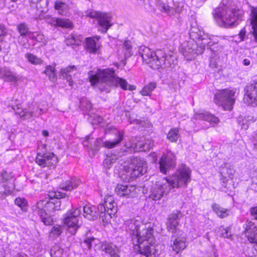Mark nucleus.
Wrapping results in <instances>:
<instances>
[{
    "mask_svg": "<svg viewBox=\"0 0 257 257\" xmlns=\"http://www.w3.org/2000/svg\"><path fill=\"white\" fill-rule=\"evenodd\" d=\"M80 105L82 108L90 110L92 108V103L86 99H83L80 101Z\"/></svg>",
    "mask_w": 257,
    "mask_h": 257,
    "instance_id": "obj_50",
    "label": "nucleus"
},
{
    "mask_svg": "<svg viewBox=\"0 0 257 257\" xmlns=\"http://www.w3.org/2000/svg\"><path fill=\"white\" fill-rule=\"evenodd\" d=\"M94 207L86 205L83 207V216L89 220H94L97 217V213L94 209Z\"/></svg>",
    "mask_w": 257,
    "mask_h": 257,
    "instance_id": "obj_30",
    "label": "nucleus"
},
{
    "mask_svg": "<svg viewBox=\"0 0 257 257\" xmlns=\"http://www.w3.org/2000/svg\"><path fill=\"white\" fill-rule=\"evenodd\" d=\"M245 234L250 242L257 241V227L254 223L247 220L245 223Z\"/></svg>",
    "mask_w": 257,
    "mask_h": 257,
    "instance_id": "obj_20",
    "label": "nucleus"
},
{
    "mask_svg": "<svg viewBox=\"0 0 257 257\" xmlns=\"http://www.w3.org/2000/svg\"><path fill=\"white\" fill-rule=\"evenodd\" d=\"M179 137V130L177 128L170 130L167 136V139L171 142H176Z\"/></svg>",
    "mask_w": 257,
    "mask_h": 257,
    "instance_id": "obj_38",
    "label": "nucleus"
},
{
    "mask_svg": "<svg viewBox=\"0 0 257 257\" xmlns=\"http://www.w3.org/2000/svg\"><path fill=\"white\" fill-rule=\"evenodd\" d=\"M111 203H115V202L114 201L113 196L111 195L106 196L104 198V203L103 204L107 205V204Z\"/></svg>",
    "mask_w": 257,
    "mask_h": 257,
    "instance_id": "obj_61",
    "label": "nucleus"
},
{
    "mask_svg": "<svg viewBox=\"0 0 257 257\" xmlns=\"http://www.w3.org/2000/svg\"><path fill=\"white\" fill-rule=\"evenodd\" d=\"M118 160L119 157L115 154H108L103 162V165L105 168L109 169Z\"/></svg>",
    "mask_w": 257,
    "mask_h": 257,
    "instance_id": "obj_34",
    "label": "nucleus"
},
{
    "mask_svg": "<svg viewBox=\"0 0 257 257\" xmlns=\"http://www.w3.org/2000/svg\"><path fill=\"white\" fill-rule=\"evenodd\" d=\"M203 48L199 47L196 42L191 40L183 43L181 45V52L187 60H192L203 52Z\"/></svg>",
    "mask_w": 257,
    "mask_h": 257,
    "instance_id": "obj_11",
    "label": "nucleus"
},
{
    "mask_svg": "<svg viewBox=\"0 0 257 257\" xmlns=\"http://www.w3.org/2000/svg\"><path fill=\"white\" fill-rule=\"evenodd\" d=\"M17 30L21 36H26L29 32V29L27 25L25 23H21L17 27Z\"/></svg>",
    "mask_w": 257,
    "mask_h": 257,
    "instance_id": "obj_43",
    "label": "nucleus"
},
{
    "mask_svg": "<svg viewBox=\"0 0 257 257\" xmlns=\"http://www.w3.org/2000/svg\"><path fill=\"white\" fill-rule=\"evenodd\" d=\"M74 38H73L71 35H69L65 40L66 44L68 46L76 45L75 41H74Z\"/></svg>",
    "mask_w": 257,
    "mask_h": 257,
    "instance_id": "obj_63",
    "label": "nucleus"
},
{
    "mask_svg": "<svg viewBox=\"0 0 257 257\" xmlns=\"http://www.w3.org/2000/svg\"><path fill=\"white\" fill-rule=\"evenodd\" d=\"M179 216H181V213L178 212L171 214L168 216L166 225L170 232H175L179 223Z\"/></svg>",
    "mask_w": 257,
    "mask_h": 257,
    "instance_id": "obj_21",
    "label": "nucleus"
},
{
    "mask_svg": "<svg viewBox=\"0 0 257 257\" xmlns=\"http://www.w3.org/2000/svg\"><path fill=\"white\" fill-rule=\"evenodd\" d=\"M80 183L79 180L76 178L71 179L70 180L66 181L64 183L60 185L61 189L65 191H70L77 187Z\"/></svg>",
    "mask_w": 257,
    "mask_h": 257,
    "instance_id": "obj_29",
    "label": "nucleus"
},
{
    "mask_svg": "<svg viewBox=\"0 0 257 257\" xmlns=\"http://www.w3.org/2000/svg\"><path fill=\"white\" fill-rule=\"evenodd\" d=\"M81 212V207L73 208L67 213L64 219V223L67 225L68 230L71 234H74L80 226L79 218Z\"/></svg>",
    "mask_w": 257,
    "mask_h": 257,
    "instance_id": "obj_9",
    "label": "nucleus"
},
{
    "mask_svg": "<svg viewBox=\"0 0 257 257\" xmlns=\"http://www.w3.org/2000/svg\"><path fill=\"white\" fill-rule=\"evenodd\" d=\"M159 60L160 62V68H167L173 67L175 65V57L170 55H167L162 51H159Z\"/></svg>",
    "mask_w": 257,
    "mask_h": 257,
    "instance_id": "obj_19",
    "label": "nucleus"
},
{
    "mask_svg": "<svg viewBox=\"0 0 257 257\" xmlns=\"http://www.w3.org/2000/svg\"><path fill=\"white\" fill-rule=\"evenodd\" d=\"M219 230L221 232L220 235L224 238H229L231 235L228 232V229L227 228L221 227L219 228Z\"/></svg>",
    "mask_w": 257,
    "mask_h": 257,
    "instance_id": "obj_55",
    "label": "nucleus"
},
{
    "mask_svg": "<svg viewBox=\"0 0 257 257\" xmlns=\"http://www.w3.org/2000/svg\"><path fill=\"white\" fill-rule=\"evenodd\" d=\"M33 111H34V117H38L39 115L45 113L44 109L38 107L34 108Z\"/></svg>",
    "mask_w": 257,
    "mask_h": 257,
    "instance_id": "obj_62",
    "label": "nucleus"
},
{
    "mask_svg": "<svg viewBox=\"0 0 257 257\" xmlns=\"http://www.w3.org/2000/svg\"><path fill=\"white\" fill-rule=\"evenodd\" d=\"M250 14V25L252 29V33L257 39V8L252 7Z\"/></svg>",
    "mask_w": 257,
    "mask_h": 257,
    "instance_id": "obj_31",
    "label": "nucleus"
},
{
    "mask_svg": "<svg viewBox=\"0 0 257 257\" xmlns=\"http://www.w3.org/2000/svg\"><path fill=\"white\" fill-rule=\"evenodd\" d=\"M102 249L106 253L108 254L110 257H120L119 249L116 245L111 243H104L102 246Z\"/></svg>",
    "mask_w": 257,
    "mask_h": 257,
    "instance_id": "obj_25",
    "label": "nucleus"
},
{
    "mask_svg": "<svg viewBox=\"0 0 257 257\" xmlns=\"http://www.w3.org/2000/svg\"><path fill=\"white\" fill-rule=\"evenodd\" d=\"M139 53L144 62L154 69H158L160 65L159 58V51L155 52L150 48L143 46L141 47Z\"/></svg>",
    "mask_w": 257,
    "mask_h": 257,
    "instance_id": "obj_10",
    "label": "nucleus"
},
{
    "mask_svg": "<svg viewBox=\"0 0 257 257\" xmlns=\"http://www.w3.org/2000/svg\"><path fill=\"white\" fill-rule=\"evenodd\" d=\"M235 89H224L218 90L214 95L215 103L222 106L225 110L233 109L236 99Z\"/></svg>",
    "mask_w": 257,
    "mask_h": 257,
    "instance_id": "obj_6",
    "label": "nucleus"
},
{
    "mask_svg": "<svg viewBox=\"0 0 257 257\" xmlns=\"http://www.w3.org/2000/svg\"><path fill=\"white\" fill-rule=\"evenodd\" d=\"M93 237H88L85 239L82 243V246L83 248H87L90 249L92 246V242L94 240Z\"/></svg>",
    "mask_w": 257,
    "mask_h": 257,
    "instance_id": "obj_49",
    "label": "nucleus"
},
{
    "mask_svg": "<svg viewBox=\"0 0 257 257\" xmlns=\"http://www.w3.org/2000/svg\"><path fill=\"white\" fill-rule=\"evenodd\" d=\"M190 169L183 165L174 175L168 179L166 178V180L169 183L171 189L175 187H186L190 181Z\"/></svg>",
    "mask_w": 257,
    "mask_h": 257,
    "instance_id": "obj_7",
    "label": "nucleus"
},
{
    "mask_svg": "<svg viewBox=\"0 0 257 257\" xmlns=\"http://www.w3.org/2000/svg\"><path fill=\"white\" fill-rule=\"evenodd\" d=\"M92 140V139H91L89 136H86L85 140L83 142L84 146L90 149V146L92 144V142L91 141Z\"/></svg>",
    "mask_w": 257,
    "mask_h": 257,
    "instance_id": "obj_58",
    "label": "nucleus"
},
{
    "mask_svg": "<svg viewBox=\"0 0 257 257\" xmlns=\"http://www.w3.org/2000/svg\"><path fill=\"white\" fill-rule=\"evenodd\" d=\"M24 113L22 116L25 117L26 118H30L32 117H34V113L33 110L27 111V110H23Z\"/></svg>",
    "mask_w": 257,
    "mask_h": 257,
    "instance_id": "obj_60",
    "label": "nucleus"
},
{
    "mask_svg": "<svg viewBox=\"0 0 257 257\" xmlns=\"http://www.w3.org/2000/svg\"><path fill=\"white\" fill-rule=\"evenodd\" d=\"M156 88V84L154 82H150L145 86L140 91V93L143 96H150L152 92Z\"/></svg>",
    "mask_w": 257,
    "mask_h": 257,
    "instance_id": "obj_36",
    "label": "nucleus"
},
{
    "mask_svg": "<svg viewBox=\"0 0 257 257\" xmlns=\"http://www.w3.org/2000/svg\"><path fill=\"white\" fill-rule=\"evenodd\" d=\"M63 249L57 245L53 246L50 250L51 257H61L63 253Z\"/></svg>",
    "mask_w": 257,
    "mask_h": 257,
    "instance_id": "obj_40",
    "label": "nucleus"
},
{
    "mask_svg": "<svg viewBox=\"0 0 257 257\" xmlns=\"http://www.w3.org/2000/svg\"><path fill=\"white\" fill-rule=\"evenodd\" d=\"M77 70V67L74 66H69L67 67L61 69L60 74L63 78L67 80L69 82V85L70 86L73 85V81L72 80V75L75 74V72Z\"/></svg>",
    "mask_w": 257,
    "mask_h": 257,
    "instance_id": "obj_23",
    "label": "nucleus"
},
{
    "mask_svg": "<svg viewBox=\"0 0 257 257\" xmlns=\"http://www.w3.org/2000/svg\"><path fill=\"white\" fill-rule=\"evenodd\" d=\"M243 101L248 105L257 106V82L247 84L244 89Z\"/></svg>",
    "mask_w": 257,
    "mask_h": 257,
    "instance_id": "obj_16",
    "label": "nucleus"
},
{
    "mask_svg": "<svg viewBox=\"0 0 257 257\" xmlns=\"http://www.w3.org/2000/svg\"><path fill=\"white\" fill-rule=\"evenodd\" d=\"M47 145L40 144L38 148L36 163L42 167L51 166L57 162V157L52 153L47 151Z\"/></svg>",
    "mask_w": 257,
    "mask_h": 257,
    "instance_id": "obj_8",
    "label": "nucleus"
},
{
    "mask_svg": "<svg viewBox=\"0 0 257 257\" xmlns=\"http://www.w3.org/2000/svg\"><path fill=\"white\" fill-rule=\"evenodd\" d=\"M15 203L22 210L25 211L27 209V201L25 198H17L15 200Z\"/></svg>",
    "mask_w": 257,
    "mask_h": 257,
    "instance_id": "obj_44",
    "label": "nucleus"
},
{
    "mask_svg": "<svg viewBox=\"0 0 257 257\" xmlns=\"http://www.w3.org/2000/svg\"><path fill=\"white\" fill-rule=\"evenodd\" d=\"M157 6L161 11L167 14L168 15H173L176 13V11L174 9L171 8L165 2L161 0H159L157 2Z\"/></svg>",
    "mask_w": 257,
    "mask_h": 257,
    "instance_id": "obj_33",
    "label": "nucleus"
},
{
    "mask_svg": "<svg viewBox=\"0 0 257 257\" xmlns=\"http://www.w3.org/2000/svg\"><path fill=\"white\" fill-rule=\"evenodd\" d=\"M30 3L36 4L37 9H41V11L43 12L47 8L48 2L47 0H29Z\"/></svg>",
    "mask_w": 257,
    "mask_h": 257,
    "instance_id": "obj_39",
    "label": "nucleus"
},
{
    "mask_svg": "<svg viewBox=\"0 0 257 257\" xmlns=\"http://www.w3.org/2000/svg\"><path fill=\"white\" fill-rule=\"evenodd\" d=\"M1 176L3 182H6L12 178V176L10 173H8L6 171L2 172Z\"/></svg>",
    "mask_w": 257,
    "mask_h": 257,
    "instance_id": "obj_54",
    "label": "nucleus"
},
{
    "mask_svg": "<svg viewBox=\"0 0 257 257\" xmlns=\"http://www.w3.org/2000/svg\"><path fill=\"white\" fill-rule=\"evenodd\" d=\"M219 121V120L217 117L210 114V126H214L215 124L218 123Z\"/></svg>",
    "mask_w": 257,
    "mask_h": 257,
    "instance_id": "obj_59",
    "label": "nucleus"
},
{
    "mask_svg": "<svg viewBox=\"0 0 257 257\" xmlns=\"http://www.w3.org/2000/svg\"><path fill=\"white\" fill-rule=\"evenodd\" d=\"M99 217L100 218H101L102 221L104 222H107L108 220L111 218V215L108 214V213L106 212H99Z\"/></svg>",
    "mask_w": 257,
    "mask_h": 257,
    "instance_id": "obj_53",
    "label": "nucleus"
},
{
    "mask_svg": "<svg viewBox=\"0 0 257 257\" xmlns=\"http://www.w3.org/2000/svg\"><path fill=\"white\" fill-rule=\"evenodd\" d=\"M252 243L254 244L248 247L246 250V254L248 257H255L257 254V241Z\"/></svg>",
    "mask_w": 257,
    "mask_h": 257,
    "instance_id": "obj_42",
    "label": "nucleus"
},
{
    "mask_svg": "<svg viewBox=\"0 0 257 257\" xmlns=\"http://www.w3.org/2000/svg\"><path fill=\"white\" fill-rule=\"evenodd\" d=\"M54 9L57 10L59 14H61L64 11L67 9V5L62 1H56L55 2Z\"/></svg>",
    "mask_w": 257,
    "mask_h": 257,
    "instance_id": "obj_41",
    "label": "nucleus"
},
{
    "mask_svg": "<svg viewBox=\"0 0 257 257\" xmlns=\"http://www.w3.org/2000/svg\"><path fill=\"white\" fill-rule=\"evenodd\" d=\"M12 191L9 189H7L5 186V190L0 191V199H4L7 196L11 194Z\"/></svg>",
    "mask_w": 257,
    "mask_h": 257,
    "instance_id": "obj_56",
    "label": "nucleus"
},
{
    "mask_svg": "<svg viewBox=\"0 0 257 257\" xmlns=\"http://www.w3.org/2000/svg\"><path fill=\"white\" fill-rule=\"evenodd\" d=\"M212 15L219 25L230 28L236 27L242 21L243 12L236 8L233 0H222V5L215 9Z\"/></svg>",
    "mask_w": 257,
    "mask_h": 257,
    "instance_id": "obj_3",
    "label": "nucleus"
},
{
    "mask_svg": "<svg viewBox=\"0 0 257 257\" xmlns=\"http://www.w3.org/2000/svg\"><path fill=\"white\" fill-rule=\"evenodd\" d=\"M0 78L5 81L16 82L19 80V78L16 74L12 71L9 68H2L0 72Z\"/></svg>",
    "mask_w": 257,
    "mask_h": 257,
    "instance_id": "obj_22",
    "label": "nucleus"
},
{
    "mask_svg": "<svg viewBox=\"0 0 257 257\" xmlns=\"http://www.w3.org/2000/svg\"><path fill=\"white\" fill-rule=\"evenodd\" d=\"M88 74L91 85L97 87L101 92H109L112 87L117 85L123 90H133L136 88L135 86L128 84L125 79L115 77L114 71L110 69L98 70L95 73L90 71Z\"/></svg>",
    "mask_w": 257,
    "mask_h": 257,
    "instance_id": "obj_2",
    "label": "nucleus"
},
{
    "mask_svg": "<svg viewBox=\"0 0 257 257\" xmlns=\"http://www.w3.org/2000/svg\"><path fill=\"white\" fill-rule=\"evenodd\" d=\"M90 121H91L92 124H98L101 123L103 121V118L101 116L96 114L90 115Z\"/></svg>",
    "mask_w": 257,
    "mask_h": 257,
    "instance_id": "obj_46",
    "label": "nucleus"
},
{
    "mask_svg": "<svg viewBox=\"0 0 257 257\" xmlns=\"http://www.w3.org/2000/svg\"><path fill=\"white\" fill-rule=\"evenodd\" d=\"M123 49H125L124 56L125 57H130L132 55L131 42L129 41H125L123 43Z\"/></svg>",
    "mask_w": 257,
    "mask_h": 257,
    "instance_id": "obj_45",
    "label": "nucleus"
},
{
    "mask_svg": "<svg viewBox=\"0 0 257 257\" xmlns=\"http://www.w3.org/2000/svg\"><path fill=\"white\" fill-rule=\"evenodd\" d=\"M175 156L171 153L168 152L163 155L159 160L160 171L163 174H167L169 170L173 169L176 165Z\"/></svg>",
    "mask_w": 257,
    "mask_h": 257,
    "instance_id": "obj_17",
    "label": "nucleus"
},
{
    "mask_svg": "<svg viewBox=\"0 0 257 257\" xmlns=\"http://www.w3.org/2000/svg\"><path fill=\"white\" fill-rule=\"evenodd\" d=\"M250 214L254 219H257V206L250 209Z\"/></svg>",
    "mask_w": 257,
    "mask_h": 257,
    "instance_id": "obj_64",
    "label": "nucleus"
},
{
    "mask_svg": "<svg viewBox=\"0 0 257 257\" xmlns=\"http://www.w3.org/2000/svg\"><path fill=\"white\" fill-rule=\"evenodd\" d=\"M125 225L133 243L138 246L140 253L147 257H154L156 249L153 229L137 220H128L125 222Z\"/></svg>",
    "mask_w": 257,
    "mask_h": 257,
    "instance_id": "obj_1",
    "label": "nucleus"
},
{
    "mask_svg": "<svg viewBox=\"0 0 257 257\" xmlns=\"http://www.w3.org/2000/svg\"><path fill=\"white\" fill-rule=\"evenodd\" d=\"M123 133L119 132L117 136V138L114 141H106L103 142L101 139H97L92 142V145L90 146V150L94 152H97L102 146L107 149L114 148L121 142L123 139Z\"/></svg>",
    "mask_w": 257,
    "mask_h": 257,
    "instance_id": "obj_15",
    "label": "nucleus"
},
{
    "mask_svg": "<svg viewBox=\"0 0 257 257\" xmlns=\"http://www.w3.org/2000/svg\"><path fill=\"white\" fill-rule=\"evenodd\" d=\"M25 58L27 59L29 62L33 65H40L43 63V60L41 58L37 57V56L30 53H26L25 55Z\"/></svg>",
    "mask_w": 257,
    "mask_h": 257,
    "instance_id": "obj_37",
    "label": "nucleus"
},
{
    "mask_svg": "<svg viewBox=\"0 0 257 257\" xmlns=\"http://www.w3.org/2000/svg\"><path fill=\"white\" fill-rule=\"evenodd\" d=\"M171 189L169 183L165 179L164 182H158L153 186L149 197L154 200H160L168 194Z\"/></svg>",
    "mask_w": 257,
    "mask_h": 257,
    "instance_id": "obj_13",
    "label": "nucleus"
},
{
    "mask_svg": "<svg viewBox=\"0 0 257 257\" xmlns=\"http://www.w3.org/2000/svg\"><path fill=\"white\" fill-rule=\"evenodd\" d=\"M44 73L47 75L50 81L55 82L57 80L55 69L54 67L48 65L46 67Z\"/></svg>",
    "mask_w": 257,
    "mask_h": 257,
    "instance_id": "obj_35",
    "label": "nucleus"
},
{
    "mask_svg": "<svg viewBox=\"0 0 257 257\" xmlns=\"http://www.w3.org/2000/svg\"><path fill=\"white\" fill-rule=\"evenodd\" d=\"M147 168V164L144 160L138 158H133L127 165L124 166L123 175L125 176L124 179L130 181L139 175L146 173Z\"/></svg>",
    "mask_w": 257,
    "mask_h": 257,
    "instance_id": "obj_5",
    "label": "nucleus"
},
{
    "mask_svg": "<svg viewBox=\"0 0 257 257\" xmlns=\"http://www.w3.org/2000/svg\"><path fill=\"white\" fill-rule=\"evenodd\" d=\"M97 210L99 212H106L108 214L114 215L117 212V207L115 203L107 204L105 205L103 204H99L97 207Z\"/></svg>",
    "mask_w": 257,
    "mask_h": 257,
    "instance_id": "obj_28",
    "label": "nucleus"
},
{
    "mask_svg": "<svg viewBox=\"0 0 257 257\" xmlns=\"http://www.w3.org/2000/svg\"><path fill=\"white\" fill-rule=\"evenodd\" d=\"M171 242H172V243L171 244V247L173 250L176 253H179L186 247V241L182 238H175L173 239V237H172Z\"/></svg>",
    "mask_w": 257,
    "mask_h": 257,
    "instance_id": "obj_27",
    "label": "nucleus"
},
{
    "mask_svg": "<svg viewBox=\"0 0 257 257\" xmlns=\"http://www.w3.org/2000/svg\"><path fill=\"white\" fill-rule=\"evenodd\" d=\"M235 172L233 167L227 164H225L220 167L219 181L223 187L229 188L231 187Z\"/></svg>",
    "mask_w": 257,
    "mask_h": 257,
    "instance_id": "obj_12",
    "label": "nucleus"
},
{
    "mask_svg": "<svg viewBox=\"0 0 257 257\" xmlns=\"http://www.w3.org/2000/svg\"><path fill=\"white\" fill-rule=\"evenodd\" d=\"M73 38H74V41H75V43L76 45H79L80 43L82 42L83 39V37L81 35H77L75 33H73L71 34Z\"/></svg>",
    "mask_w": 257,
    "mask_h": 257,
    "instance_id": "obj_57",
    "label": "nucleus"
},
{
    "mask_svg": "<svg viewBox=\"0 0 257 257\" xmlns=\"http://www.w3.org/2000/svg\"><path fill=\"white\" fill-rule=\"evenodd\" d=\"M53 26L60 27L63 28H70L72 27V23L68 19L58 18H52L49 22Z\"/></svg>",
    "mask_w": 257,
    "mask_h": 257,
    "instance_id": "obj_26",
    "label": "nucleus"
},
{
    "mask_svg": "<svg viewBox=\"0 0 257 257\" xmlns=\"http://www.w3.org/2000/svg\"><path fill=\"white\" fill-rule=\"evenodd\" d=\"M251 120L249 119V117L247 116V118H239V123L240 125L241 128L246 130L249 125V120Z\"/></svg>",
    "mask_w": 257,
    "mask_h": 257,
    "instance_id": "obj_48",
    "label": "nucleus"
},
{
    "mask_svg": "<svg viewBox=\"0 0 257 257\" xmlns=\"http://www.w3.org/2000/svg\"><path fill=\"white\" fill-rule=\"evenodd\" d=\"M199 29L196 26V24L195 23L194 26H191V28L189 30V34L191 37H196V35H198Z\"/></svg>",
    "mask_w": 257,
    "mask_h": 257,
    "instance_id": "obj_52",
    "label": "nucleus"
},
{
    "mask_svg": "<svg viewBox=\"0 0 257 257\" xmlns=\"http://www.w3.org/2000/svg\"><path fill=\"white\" fill-rule=\"evenodd\" d=\"M62 232V229L60 226H55L51 230L50 235L53 237H58Z\"/></svg>",
    "mask_w": 257,
    "mask_h": 257,
    "instance_id": "obj_47",
    "label": "nucleus"
},
{
    "mask_svg": "<svg viewBox=\"0 0 257 257\" xmlns=\"http://www.w3.org/2000/svg\"><path fill=\"white\" fill-rule=\"evenodd\" d=\"M212 208L217 216L220 218H224L229 215V210L221 207L219 204H213Z\"/></svg>",
    "mask_w": 257,
    "mask_h": 257,
    "instance_id": "obj_32",
    "label": "nucleus"
},
{
    "mask_svg": "<svg viewBox=\"0 0 257 257\" xmlns=\"http://www.w3.org/2000/svg\"><path fill=\"white\" fill-rule=\"evenodd\" d=\"M87 16L97 19L98 24L103 29L102 31L103 33H106L109 27L112 26L110 22L111 17L109 13L91 11L87 13Z\"/></svg>",
    "mask_w": 257,
    "mask_h": 257,
    "instance_id": "obj_14",
    "label": "nucleus"
},
{
    "mask_svg": "<svg viewBox=\"0 0 257 257\" xmlns=\"http://www.w3.org/2000/svg\"><path fill=\"white\" fill-rule=\"evenodd\" d=\"M65 195L60 192L55 193L54 197L57 199L54 201H50L49 198L40 200L32 206L33 212L38 214L44 224L51 225L53 221V219L50 213L61 209V202L59 199L65 197Z\"/></svg>",
    "mask_w": 257,
    "mask_h": 257,
    "instance_id": "obj_4",
    "label": "nucleus"
},
{
    "mask_svg": "<svg viewBox=\"0 0 257 257\" xmlns=\"http://www.w3.org/2000/svg\"><path fill=\"white\" fill-rule=\"evenodd\" d=\"M33 38H35L37 41L41 42L44 45H46L47 43V40L42 34L36 33L35 35L33 36Z\"/></svg>",
    "mask_w": 257,
    "mask_h": 257,
    "instance_id": "obj_51",
    "label": "nucleus"
},
{
    "mask_svg": "<svg viewBox=\"0 0 257 257\" xmlns=\"http://www.w3.org/2000/svg\"><path fill=\"white\" fill-rule=\"evenodd\" d=\"M99 37H89L86 39V49L91 53H95L97 52L99 45L97 42Z\"/></svg>",
    "mask_w": 257,
    "mask_h": 257,
    "instance_id": "obj_24",
    "label": "nucleus"
},
{
    "mask_svg": "<svg viewBox=\"0 0 257 257\" xmlns=\"http://www.w3.org/2000/svg\"><path fill=\"white\" fill-rule=\"evenodd\" d=\"M115 192L119 196L133 197L136 194V187L134 186L118 184L115 188Z\"/></svg>",
    "mask_w": 257,
    "mask_h": 257,
    "instance_id": "obj_18",
    "label": "nucleus"
}]
</instances>
